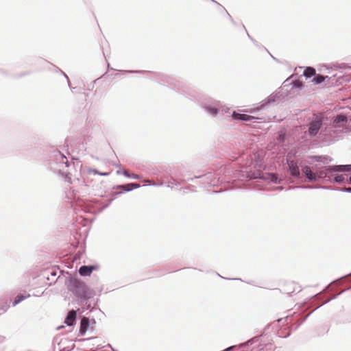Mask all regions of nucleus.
I'll return each instance as SVG.
<instances>
[{
  "mask_svg": "<svg viewBox=\"0 0 351 351\" xmlns=\"http://www.w3.org/2000/svg\"><path fill=\"white\" fill-rule=\"evenodd\" d=\"M63 182L65 184L71 185L69 187V191L66 193V197L71 199V206L75 210H81L84 213L97 214L102 212L106 208L111 202L115 199L118 195L124 193L131 191L135 189L140 188L142 186H166L171 189H182L181 184L183 180L180 177H163L165 180H157L152 181L145 179L141 182H135L118 184L113 186L114 192L110 193V197L108 199V202L103 204L101 199H80L77 197V193H82V195L86 194H96V193L101 189V183L90 179V177H62Z\"/></svg>",
  "mask_w": 351,
  "mask_h": 351,
  "instance_id": "nucleus-1",
  "label": "nucleus"
},
{
  "mask_svg": "<svg viewBox=\"0 0 351 351\" xmlns=\"http://www.w3.org/2000/svg\"><path fill=\"white\" fill-rule=\"evenodd\" d=\"M233 178L217 177V193L229 189L282 191L285 189V184H341L346 180V177H243V179H232ZM346 181L351 184V177H346Z\"/></svg>",
  "mask_w": 351,
  "mask_h": 351,
  "instance_id": "nucleus-2",
  "label": "nucleus"
},
{
  "mask_svg": "<svg viewBox=\"0 0 351 351\" xmlns=\"http://www.w3.org/2000/svg\"><path fill=\"white\" fill-rule=\"evenodd\" d=\"M65 284L69 291L76 298L77 304L82 306V312L87 310L92 311L93 308L88 300L95 295V291L77 278L69 277Z\"/></svg>",
  "mask_w": 351,
  "mask_h": 351,
  "instance_id": "nucleus-3",
  "label": "nucleus"
},
{
  "mask_svg": "<svg viewBox=\"0 0 351 351\" xmlns=\"http://www.w3.org/2000/svg\"><path fill=\"white\" fill-rule=\"evenodd\" d=\"M347 290H351V286L343 291H341V292L338 293L336 295H332V297H330V298L327 299L326 300L324 301L320 305H319L317 307H316L314 310H313L312 311H311L310 313H308V314L305 315H303L302 316L301 315V313H296V312H294L293 313V315L291 317H289V316H287L286 317V319H287V322L288 323H291V328L289 329L286 335H279V337H289L290 335H291V330H297L298 328V327L304 322L306 321V319L308 317V316L315 311L316 310L317 308H318L319 306L329 302L330 300H333V299H335L337 298L339 295H340L343 292L347 291Z\"/></svg>",
  "mask_w": 351,
  "mask_h": 351,
  "instance_id": "nucleus-4",
  "label": "nucleus"
},
{
  "mask_svg": "<svg viewBox=\"0 0 351 351\" xmlns=\"http://www.w3.org/2000/svg\"><path fill=\"white\" fill-rule=\"evenodd\" d=\"M292 186H289L287 189H285L286 190H289L292 188H301V189H328L331 191H339L341 192L350 193H351V187L342 186L340 188H335L330 185H328V183H322V182H315L314 184L311 183H304L300 182L299 184H292Z\"/></svg>",
  "mask_w": 351,
  "mask_h": 351,
  "instance_id": "nucleus-5",
  "label": "nucleus"
},
{
  "mask_svg": "<svg viewBox=\"0 0 351 351\" xmlns=\"http://www.w3.org/2000/svg\"><path fill=\"white\" fill-rule=\"evenodd\" d=\"M95 319L93 318L91 320L85 316L81 317L80 323V330L79 333L81 335H84L86 331L89 329V327L91 324H95Z\"/></svg>",
  "mask_w": 351,
  "mask_h": 351,
  "instance_id": "nucleus-6",
  "label": "nucleus"
},
{
  "mask_svg": "<svg viewBox=\"0 0 351 351\" xmlns=\"http://www.w3.org/2000/svg\"><path fill=\"white\" fill-rule=\"evenodd\" d=\"M77 312L82 313V308H78L77 310L72 309L69 311L65 317L64 324H66L68 326H74L77 321Z\"/></svg>",
  "mask_w": 351,
  "mask_h": 351,
  "instance_id": "nucleus-7",
  "label": "nucleus"
},
{
  "mask_svg": "<svg viewBox=\"0 0 351 351\" xmlns=\"http://www.w3.org/2000/svg\"><path fill=\"white\" fill-rule=\"evenodd\" d=\"M322 124V119L319 117H316L315 119L310 123L308 128L309 134L311 136L316 135L319 132Z\"/></svg>",
  "mask_w": 351,
  "mask_h": 351,
  "instance_id": "nucleus-8",
  "label": "nucleus"
},
{
  "mask_svg": "<svg viewBox=\"0 0 351 351\" xmlns=\"http://www.w3.org/2000/svg\"><path fill=\"white\" fill-rule=\"evenodd\" d=\"M95 268V266L93 265H82L78 272L81 276H89Z\"/></svg>",
  "mask_w": 351,
  "mask_h": 351,
  "instance_id": "nucleus-9",
  "label": "nucleus"
},
{
  "mask_svg": "<svg viewBox=\"0 0 351 351\" xmlns=\"http://www.w3.org/2000/svg\"><path fill=\"white\" fill-rule=\"evenodd\" d=\"M232 118L236 120H242L245 121H250L255 119V117L245 114H240L236 112L232 113Z\"/></svg>",
  "mask_w": 351,
  "mask_h": 351,
  "instance_id": "nucleus-10",
  "label": "nucleus"
},
{
  "mask_svg": "<svg viewBox=\"0 0 351 351\" xmlns=\"http://www.w3.org/2000/svg\"><path fill=\"white\" fill-rule=\"evenodd\" d=\"M330 172H346V171H351V165H335L331 167L330 169Z\"/></svg>",
  "mask_w": 351,
  "mask_h": 351,
  "instance_id": "nucleus-11",
  "label": "nucleus"
},
{
  "mask_svg": "<svg viewBox=\"0 0 351 351\" xmlns=\"http://www.w3.org/2000/svg\"><path fill=\"white\" fill-rule=\"evenodd\" d=\"M289 167L291 176H300L299 167L294 160L288 161Z\"/></svg>",
  "mask_w": 351,
  "mask_h": 351,
  "instance_id": "nucleus-12",
  "label": "nucleus"
},
{
  "mask_svg": "<svg viewBox=\"0 0 351 351\" xmlns=\"http://www.w3.org/2000/svg\"><path fill=\"white\" fill-rule=\"evenodd\" d=\"M29 297H30L29 294H27V295H23L21 293L18 294L16 296V298H14V300L12 301V306H15L16 305L19 304L21 302H22L23 300H24L25 299H26Z\"/></svg>",
  "mask_w": 351,
  "mask_h": 351,
  "instance_id": "nucleus-13",
  "label": "nucleus"
},
{
  "mask_svg": "<svg viewBox=\"0 0 351 351\" xmlns=\"http://www.w3.org/2000/svg\"><path fill=\"white\" fill-rule=\"evenodd\" d=\"M304 75L307 77H311L315 75V69L313 67H307L304 71Z\"/></svg>",
  "mask_w": 351,
  "mask_h": 351,
  "instance_id": "nucleus-14",
  "label": "nucleus"
},
{
  "mask_svg": "<svg viewBox=\"0 0 351 351\" xmlns=\"http://www.w3.org/2000/svg\"><path fill=\"white\" fill-rule=\"evenodd\" d=\"M258 351H274V350L271 344H266L265 346L258 345Z\"/></svg>",
  "mask_w": 351,
  "mask_h": 351,
  "instance_id": "nucleus-15",
  "label": "nucleus"
},
{
  "mask_svg": "<svg viewBox=\"0 0 351 351\" xmlns=\"http://www.w3.org/2000/svg\"><path fill=\"white\" fill-rule=\"evenodd\" d=\"M324 80L325 77L321 75H317L313 79L312 82H313L314 84H319L322 83L324 81Z\"/></svg>",
  "mask_w": 351,
  "mask_h": 351,
  "instance_id": "nucleus-16",
  "label": "nucleus"
},
{
  "mask_svg": "<svg viewBox=\"0 0 351 351\" xmlns=\"http://www.w3.org/2000/svg\"><path fill=\"white\" fill-rule=\"evenodd\" d=\"M346 121H347V117L345 115L340 114V115H338L335 118L334 123L335 124H339L341 122H346ZM337 126H339V125H337Z\"/></svg>",
  "mask_w": 351,
  "mask_h": 351,
  "instance_id": "nucleus-17",
  "label": "nucleus"
},
{
  "mask_svg": "<svg viewBox=\"0 0 351 351\" xmlns=\"http://www.w3.org/2000/svg\"><path fill=\"white\" fill-rule=\"evenodd\" d=\"M117 173L118 174H123V176H131L130 174L128 173V172L124 169H121L120 168L119 170H117ZM132 176H136L135 174H132Z\"/></svg>",
  "mask_w": 351,
  "mask_h": 351,
  "instance_id": "nucleus-18",
  "label": "nucleus"
},
{
  "mask_svg": "<svg viewBox=\"0 0 351 351\" xmlns=\"http://www.w3.org/2000/svg\"><path fill=\"white\" fill-rule=\"evenodd\" d=\"M305 176H313L311 173L310 168L308 167L305 168Z\"/></svg>",
  "mask_w": 351,
  "mask_h": 351,
  "instance_id": "nucleus-19",
  "label": "nucleus"
},
{
  "mask_svg": "<svg viewBox=\"0 0 351 351\" xmlns=\"http://www.w3.org/2000/svg\"><path fill=\"white\" fill-rule=\"evenodd\" d=\"M8 308V305H5V306H3V307L1 308H0V315H1V313H5V312L7 311Z\"/></svg>",
  "mask_w": 351,
  "mask_h": 351,
  "instance_id": "nucleus-20",
  "label": "nucleus"
},
{
  "mask_svg": "<svg viewBox=\"0 0 351 351\" xmlns=\"http://www.w3.org/2000/svg\"><path fill=\"white\" fill-rule=\"evenodd\" d=\"M50 274L52 276H56L58 274V271L55 269H53L51 271H50Z\"/></svg>",
  "mask_w": 351,
  "mask_h": 351,
  "instance_id": "nucleus-21",
  "label": "nucleus"
},
{
  "mask_svg": "<svg viewBox=\"0 0 351 351\" xmlns=\"http://www.w3.org/2000/svg\"><path fill=\"white\" fill-rule=\"evenodd\" d=\"M5 340V337L1 335H0V343H3Z\"/></svg>",
  "mask_w": 351,
  "mask_h": 351,
  "instance_id": "nucleus-22",
  "label": "nucleus"
},
{
  "mask_svg": "<svg viewBox=\"0 0 351 351\" xmlns=\"http://www.w3.org/2000/svg\"><path fill=\"white\" fill-rule=\"evenodd\" d=\"M211 112H212L213 114H217V109H214V108H213V109H212V110H211Z\"/></svg>",
  "mask_w": 351,
  "mask_h": 351,
  "instance_id": "nucleus-23",
  "label": "nucleus"
},
{
  "mask_svg": "<svg viewBox=\"0 0 351 351\" xmlns=\"http://www.w3.org/2000/svg\"><path fill=\"white\" fill-rule=\"evenodd\" d=\"M348 276H351V273H350V274H349L348 275H346V276H342L341 278H347V277H348Z\"/></svg>",
  "mask_w": 351,
  "mask_h": 351,
  "instance_id": "nucleus-24",
  "label": "nucleus"
},
{
  "mask_svg": "<svg viewBox=\"0 0 351 351\" xmlns=\"http://www.w3.org/2000/svg\"><path fill=\"white\" fill-rule=\"evenodd\" d=\"M228 280H241L240 278H232V279H230V278H228Z\"/></svg>",
  "mask_w": 351,
  "mask_h": 351,
  "instance_id": "nucleus-25",
  "label": "nucleus"
},
{
  "mask_svg": "<svg viewBox=\"0 0 351 351\" xmlns=\"http://www.w3.org/2000/svg\"><path fill=\"white\" fill-rule=\"evenodd\" d=\"M132 178H135V179H138L140 178L141 177H138V176H136V177H132Z\"/></svg>",
  "mask_w": 351,
  "mask_h": 351,
  "instance_id": "nucleus-26",
  "label": "nucleus"
},
{
  "mask_svg": "<svg viewBox=\"0 0 351 351\" xmlns=\"http://www.w3.org/2000/svg\"><path fill=\"white\" fill-rule=\"evenodd\" d=\"M63 327H64L63 326H60L58 327L57 328H58V329H60V328H63Z\"/></svg>",
  "mask_w": 351,
  "mask_h": 351,
  "instance_id": "nucleus-27",
  "label": "nucleus"
},
{
  "mask_svg": "<svg viewBox=\"0 0 351 351\" xmlns=\"http://www.w3.org/2000/svg\"><path fill=\"white\" fill-rule=\"evenodd\" d=\"M107 173H101V176H106Z\"/></svg>",
  "mask_w": 351,
  "mask_h": 351,
  "instance_id": "nucleus-28",
  "label": "nucleus"
},
{
  "mask_svg": "<svg viewBox=\"0 0 351 351\" xmlns=\"http://www.w3.org/2000/svg\"><path fill=\"white\" fill-rule=\"evenodd\" d=\"M269 176H275V175H274V174L271 173V174H269Z\"/></svg>",
  "mask_w": 351,
  "mask_h": 351,
  "instance_id": "nucleus-29",
  "label": "nucleus"
},
{
  "mask_svg": "<svg viewBox=\"0 0 351 351\" xmlns=\"http://www.w3.org/2000/svg\"><path fill=\"white\" fill-rule=\"evenodd\" d=\"M190 180H191V181H193V178H190Z\"/></svg>",
  "mask_w": 351,
  "mask_h": 351,
  "instance_id": "nucleus-30",
  "label": "nucleus"
},
{
  "mask_svg": "<svg viewBox=\"0 0 351 351\" xmlns=\"http://www.w3.org/2000/svg\"><path fill=\"white\" fill-rule=\"evenodd\" d=\"M218 276H220L221 278H223L220 274H217Z\"/></svg>",
  "mask_w": 351,
  "mask_h": 351,
  "instance_id": "nucleus-31",
  "label": "nucleus"
}]
</instances>
